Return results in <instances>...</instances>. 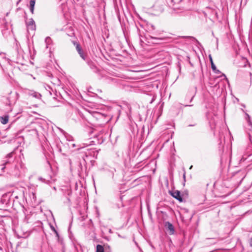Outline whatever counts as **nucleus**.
<instances>
[{
    "instance_id": "f257e3e1",
    "label": "nucleus",
    "mask_w": 252,
    "mask_h": 252,
    "mask_svg": "<svg viewBox=\"0 0 252 252\" xmlns=\"http://www.w3.org/2000/svg\"><path fill=\"white\" fill-rule=\"evenodd\" d=\"M165 3L163 0H158L153 5L154 10L157 13H160L164 10Z\"/></svg>"
},
{
    "instance_id": "f03ea898",
    "label": "nucleus",
    "mask_w": 252,
    "mask_h": 252,
    "mask_svg": "<svg viewBox=\"0 0 252 252\" xmlns=\"http://www.w3.org/2000/svg\"><path fill=\"white\" fill-rule=\"evenodd\" d=\"M18 98V94L17 93L12 94L10 93L6 99L5 103L9 106L14 104Z\"/></svg>"
},
{
    "instance_id": "7ed1b4c3",
    "label": "nucleus",
    "mask_w": 252,
    "mask_h": 252,
    "mask_svg": "<svg viewBox=\"0 0 252 252\" xmlns=\"http://www.w3.org/2000/svg\"><path fill=\"white\" fill-rule=\"evenodd\" d=\"M27 30L34 31L35 30V23L32 19H30L29 21L27 22Z\"/></svg>"
},
{
    "instance_id": "20e7f679",
    "label": "nucleus",
    "mask_w": 252,
    "mask_h": 252,
    "mask_svg": "<svg viewBox=\"0 0 252 252\" xmlns=\"http://www.w3.org/2000/svg\"><path fill=\"white\" fill-rule=\"evenodd\" d=\"M76 45V49L77 51L78 54L80 55V57L84 60H86V56L85 54L83 53L82 48L78 43L74 44Z\"/></svg>"
},
{
    "instance_id": "39448f33",
    "label": "nucleus",
    "mask_w": 252,
    "mask_h": 252,
    "mask_svg": "<svg viewBox=\"0 0 252 252\" xmlns=\"http://www.w3.org/2000/svg\"><path fill=\"white\" fill-rule=\"evenodd\" d=\"M173 197L178 200L180 202H182L183 199L181 196L180 192L178 190H175L173 191L171 193Z\"/></svg>"
},
{
    "instance_id": "423d86ee",
    "label": "nucleus",
    "mask_w": 252,
    "mask_h": 252,
    "mask_svg": "<svg viewBox=\"0 0 252 252\" xmlns=\"http://www.w3.org/2000/svg\"><path fill=\"white\" fill-rule=\"evenodd\" d=\"M165 227L169 231L170 234H173L174 232L173 225L169 222H166L165 224Z\"/></svg>"
},
{
    "instance_id": "0eeeda50",
    "label": "nucleus",
    "mask_w": 252,
    "mask_h": 252,
    "mask_svg": "<svg viewBox=\"0 0 252 252\" xmlns=\"http://www.w3.org/2000/svg\"><path fill=\"white\" fill-rule=\"evenodd\" d=\"M209 59L211 63V68L212 70L216 73L219 72V70L217 69L216 66L213 63V59L211 55H209Z\"/></svg>"
},
{
    "instance_id": "6e6552de",
    "label": "nucleus",
    "mask_w": 252,
    "mask_h": 252,
    "mask_svg": "<svg viewBox=\"0 0 252 252\" xmlns=\"http://www.w3.org/2000/svg\"><path fill=\"white\" fill-rule=\"evenodd\" d=\"M9 117L8 116H4L0 117V122L3 124H6L8 122Z\"/></svg>"
},
{
    "instance_id": "1a4fd4ad",
    "label": "nucleus",
    "mask_w": 252,
    "mask_h": 252,
    "mask_svg": "<svg viewBox=\"0 0 252 252\" xmlns=\"http://www.w3.org/2000/svg\"><path fill=\"white\" fill-rule=\"evenodd\" d=\"M35 3V0H31L30 1V10L31 12L33 14L34 11V6Z\"/></svg>"
},
{
    "instance_id": "9d476101",
    "label": "nucleus",
    "mask_w": 252,
    "mask_h": 252,
    "mask_svg": "<svg viewBox=\"0 0 252 252\" xmlns=\"http://www.w3.org/2000/svg\"><path fill=\"white\" fill-rule=\"evenodd\" d=\"M96 252H104L103 246L100 245H97L96 246Z\"/></svg>"
},
{
    "instance_id": "9b49d317",
    "label": "nucleus",
    "mask_w": 252,
    "mask_h": 252,
    "mask_svg": "<svg viewBox=\"0 0 252 252\" xmlns=\"http://www.w3.org/2000/svg\"><path fill=\"white\" fill-rule=\"evenodd\" d=\"M38 180H40V181H42V182H44V183H47V184H49V182H50V181H49V180H46L45 179H43V178H42V177H39V178H38Z\"/></svg>"
},
{
    "instance_id": "f8f14e48",
    "label": "nucleus",
    "mask_w": 252,
    "mask_h": 252,
    "mask_svg": "<svg viewBox=\"0 0 252 252\" xmlns=\"http://www.w3.org/2000/svg\"><path fill=\"white\" fill-rule=\"evenodd\" d=\"M51 40V39L50 37H47L45 39V41L47 44H49L50 43Z\"/></svg>"
},
{
    "instance_id": "ddd939ff",
    "label": "nucleus",
    "mask_w": 252,
    "mask_h": 252,
    "mask_svg": "<svg viewBox=\"0 0 252 252\" xmlns=\"http://www.w3.org/2000/svg\"><path fill=\"white\" fill-rule=\"evenodd\" d=\"M54 231L55 232V233L56 234L57 236H58V233L57 232V231L55 229V228H53V229Z\"/></svg>"
},
{
    "instance_id": "4468645a",
    "label": "nucleus",
    "mask_w": 252,
    "mask_h": 252,
    "mask_svg": "<svg viewBox=\"0 0 252 252\" xmlns=\"http://www.w3.org/2000/svg\"><path fill=\"white\" fill-rule=\"evenodd\" d=\"M250 245L252 247V238L250 240Z\"/></svg>"
},
{
    "instance_id": "2eb2a0df",
    "label": "nucleus",
    "mask_w": 252,
    "mask_h": 252,
    "mask_svg": "<svg viewBox=\"0 0 252 252\" xmlns=\"http://www.w3.org/2000/svg\"><path fill=\"white\" fill-rule=\"evenodd\" d=\"M250 125H251V131H252V123H251V122H250Z\"/></svg>"
},
{
    "instance_id": "dca6fc26",
    "label": "nucleus",
    "mask_w": 252,
    "mask_h": 252,
    "mask_svg": "<svg viewBox=\"0 0 252 252\" xmlns=\"http://www.w3.org/2000/svg\"><path fill=\"white\" fill-rule=\"evenodd\" d=\"M193 105H185V107H187V106H192Z\"/></svg>"
},
{
    "instance_id": "f3484780",
    "label": "nucleus",
    "mask_w": 252,
    "mask_h": 252,
    "mask_svg": "<svg viewBox=\"0 0 252 252\" xmlns=\"http://www.w3.org/2000/svg\"><path fill=\"white\" fill-rule=\"evenodd\" d=\"M193 98V96H192V97H191V99H190V102L192 100Z\"/></svg>"
},
{
    "instance_id": "a211bd4d",
    "label": "nucleus",
    "mask_w": 252,
    "mask_h": 252,
    "mask_svg": "<svg viewBox=\"0 0 252 252\" xmlns=\"http://www.w3.org/2000/svg\"><path fill=\"white\" fill-rule=\"evenodd\" d=\"M194 125H189V126H194Z\"/></svg>"
},
{
    "instance_id": "6ab92c4d",
    "label": "nucleus",
    "mask_w": 252,
    "mask_h": 252,
    "mask_svg": "<svg viewBox=\"0 0 252 252\" xmlns=\"http://www.w3.org/2000/svg\"><path fill=\"white\" fill-rule=\"evenodd\" d=\"M192 166H191L189 168V169H190L191 168H192Z\"/></svg>"
},
{
    "instance_id": "aec40b11",
    "label": "nucleus",
    "mask_w": 252,
    "mask_h": 252,
    "mask_svg": "<svg viewBox=\"0 0 252 252\" xmlns=\"http://www.w3.org/2000/svg\"><path fill=\"white\" fill-rule=\"evenodd\" d=\"M4 168H5V167H3L2 168V170H4Z\"/></svg>"
}]
</instances>
